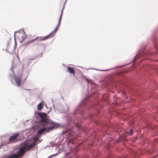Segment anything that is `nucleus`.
<instances>
[{
	"label": "nucleus",
	"mask_w": 158,
	"mask_h": 158,
	"mask_svg": "<svg viewBox=\"0 0 158 158\" xmlns=\"http://www.w3.org/2000/svg\"><path fill=\"white\" fill-rule=\"evenodd\" d=\"M146 47V46L142 45L141 46L140 48L137 51V54L135 56L131 62L137 60V63L139 64L147 58L148 56L152 55L151 53L146 52L145 51Z\"/></svg>",
	"instance_id": "obj_1"
},
{
	"label": "nucleus",
	"mask_w": 158,
	"mask_h": 158,
	"mask_svg": "<svg viewBox=\"0 0 158 158\" xmlns=\"http://www.w3.org/2000/svg\"><path fill=\"white\" fill-rule=\"evenodd\" d=\"M33 139H35V140L33 143L31 144L28 142L25 143L23 147L20 149L18 152V154L15 153L12 154V157L14 158H20L23 156L26 150L29 151L34 147L37 142V139L34 138Z\"/></svg>",
	"instance_id": "obj_2"
},
{
	"label": "nucleus",
	"mask_w": 158,
	"mask_h": 158,
	"mask_svg": "<svg viewBox=\"0 0 158 158\" xmlns=\"http://www.w3.org/2000/svg\"><path fill=\"white\" fill-rule=\"evenodd\" d=\"M89 108L92 107L98 112L99 108L103 109V106L100 105L98 98V94L95 92L89 93Z\"/></svg>",
	"instance_id": "obj_3"
},
{
	"label": "nucleus",
	"mask_w": 158,
	"mask_h": 158,
	"mask_svg": "<svg viewBox=\"0 0 158 158\" xmlns=\"http://www.w3.org/2000/svg\"><path fill=\"white\" fill-rule=\"evenodd\" d=\"M64 6H63V8L62 9V11H61V15H60V18L59 19V23L58 24V25L57 27H56L55 30L53 31L51 33H50L49 35H48L46 36H44V37H37L33 41H35L37 39H38V40L40 41H44V40H48V39H49L50 38L52 37L53 35H54V34L56 33V32L57 31L58 28L60 24V21H61V18H62V14H63V9L64 8Z\"/></svg>",
	"instance_id": "obj_4"
},
{
	"label": "nucleus",
	"mask_w": 158,
	"mask_h": 158,
	"mask_svg": "<svg viewBox=\"0 0 158 158\" xmlns=\"http://www.w3.org/2000/svg\"><path fill=\"white\" fill-rule=\"evenodd\" d=\"M41 118L40 122L43 123H50L49 118H48L47 114L44 113H41L39 114Z\"/></svg>",
	"instance_id": "obj_5"
},
{
	"label": "nucleus",
	"mask_w": 158,
	"mask_h": 158,
	"mask_svg": "<svg viewBox=\"0 0 158 158\" xmlns=\"http://www.w3.org/2000/svg\"><path fill=\"white\" fill-rule=\"evenodd\" d=\"M54 127L52 126L49 127L44 128L41 129H40L37 131V134L39 135H40L45 131L49 132L50 131L54 129Z\"/></svg>",
	"instance_id": "obj_6"
},
{
	"label": "nucleus",
	"mask_w": 158,
	"mask_h": 158,
	"mask_svg": "<svg viewBox=\"0 0 158 158\" xmlns=\"http://www.w3.org/2000/svg\"><path fill=\"white\" fill-rule=\"evenodd\" d=\"M19 135V134L17 133L11 136L9 139V140L11 143L16 142L18 141L17 138Z\"/></svg>",
	"instance_id": "obj_7"
},
{
	"label": "nucleus",
	"mask_w": 158,
	"mask_h": 158,
	"mask_svg": "<svg viewBox=\"0 0 158 158\" xmlns=\"http://www.w3.org/2000/svg\"><path fill=\"white\" fill-rule=\"evenodd\" d=\"M22 78L21 77H16L15 78V80L17 86H20L21 85Z\"/></svg>",
	"instance_id": "obj_8"
},
{
	"label": "nucleus",
	"mask_w": 158,
	"mask_h": 158,
	"mask_svg": "<svg viewBox=\"0 0 158 158\" xmlns=\"http://www.w3.org/2000/svg\"><path fill=\"white\" fill-rule=\"evenodd\" d=\"M67 70L69 72L70 74H73L74 75L75 71L73 68L69 67H67Z\"/></svg>",
	"instance_id": "obj_9"
},
{
	"label": "nucleus",
	"mask_w": 158,
	"mask_h": 158,
	"mask_svg": "<svg viewBox=\"0 0 158 158\" xmlns=\"http://www.w3.org/2000/svg\"><path fill=\"white\" fill-rule=\"evenodd\" d=\"M19 38L20 40L21 41H22L24 40L26 38V36L25 35L23 34L19 33Z\"/></svg>",
	"instance_id": "obj_10"
},
{
	"label": "nucleus",
	"mask_w": 158,
	"mask_h": 158,
	"mask_svg": "<svg viewBox=\"0 0 158 158\" xmlns=\"http://www.w3.org/2000/svg\"><path fill=\"white\" fill-rule=\"evenodd\" d=\"M44 104V102H41L37 106V109L38 110H40L42 109Z\"/></svg>",
	"instance_id": "obj_11"
},
{
	"label": "nucleus",
	"mask_w": 158,
	"mask_h": 158,
	"mask_svg": "<svg viewBox=\"0 0 158 158\" xmlns=\"http://www.w3.org/2000/svg\"><path fill=\"white\" fill-rule=\"evenodd\" d=\"M133 129L132 128H131L129 132L126 131V134H127L128 135H131L133 133Z\"/></svg>",
	"instance_id": "obj_12"
},
{
	"label": "nucleus",
	"mask_w": 158,
	"mask_h": 158,
	"mask_svg": "<svg viewBox=\"0 0 158 158\" xmlns=\"http://www.w3.org/2000/svg\"><path fill=\"white\" fill-rule=\"evenodd\" d=\"M117 97H115V96H114V102L113 103L115 105H118V102H117Z\"/></svg>",
	"instance_id": "obj_13"
},
{
	"label": "nucleus",
	"mask_w": 158,
	"mask_h": 158,
	"mask_svg": "<svg viewBox=\"0 0 158 158\" xmlns=\"http://www.w3.org/2000/svg\"><path fill=\"white\" fill-rule=\"evenodd\" d=\"M90 146V144L89 143V146ZM89 154L90 153L92 154L93 155V152H94V150H91V149L90 148V147H89ZM97 153H94V156H96V155H97Z\"/></svg>",
	"instance_id": "obj_14"
},
{
	"label": "nucleus",
	"mask_w": 158,
	"mask_h": 158,
	"mask_svg": "<svg viewBox=\"0 0 158 158\" xmlns=\"http://www.w3.org/2000/svg\"><path fill=\"white\" fill-rule=\"evenodd\" d=\"M127 64H125V65H121V66H116V67H114V68H112L111 69H116V68H120V67H123V66H124L125 65H127Z\"/></svg>",
	"instance_id": "obj_15"
},
{
	"label": "nucleus",
	"mask_w": 158,
	"mask_h": 158,
	"mask_svg": "<svg viewBox=\"0 0 158 158\" xmlns=\"http://www.w3.org/2000/svg\"><path fill=\"white\" fill-rule=\"evenodd\" d=\"M110 70V69H107V70H99V71H107V70Z\"/></svg>",
	"instance_id": "obj_16"
},
{
	"label": "nucleus",
	"mask_w": 158,
	"mask_h": 158,
	"mask_svg": "<svg viewBox=\"0 0 158 158\" xmlns=\"http://www.w3.org/2000/svg\"><path fill=\"white\" fill-rule=\"evenodd\" d=\"M89 85H92V82H91V81L89 80Z\"/></svg>",
	"instance_id": "obj_17"
},
{
	"label": "nucleus",
	"mask_w": 158,
	"mask_h": 158,
	"mask_svg": "<svg viewBox=\"0 0 158 158\" xmlns=\"http://www.w3.org/2000/svg\"><path fill=\"white\" fill-rule=\"evenodd\" d=\"M92 115L90 114V113H89V118H90L91 117H92Z\"/></svg>",
	"instance_id": "obj_18"
},
{
	"label": "nucleus",
	"mask_w": 158,
	"mask_h": 158,
	"mask_svg": "<svg viewBox=\"0 0 158 158\" xmlns=\"http://www.w3.org/2000/svg\"><path fill=\"white\" fill-rule=\"evenodd\" d=\"M94 87L95 88L96 86V85L95 84H94Z\"/></svg>",
	"instance_id": "obj_19"
},
{
	"label": "nucleus",
	"mask_w": 158,
	"mask_h": 158,
	"mask_svg": "<svg viewBox=\"0 0 158 158\" xmlns=\"http://www.w3.org/2000/svg\"><path fill=\"white\" fill-rule=\"evenodd\" d=\"M87 98H87H87H85V101H86V100H87Z\"/></svg>",
	"instance_id": "obj_20"
},
{
	"label": "nucleus",
	"mask_w": 158,
	"mask_h": 158,
	"mask_svg": "<svg viewBox=\"0 0 158 158\" xmlns=\"http://www.w3.org/2000/svg\"><path fill=\"white\" fill-rule=\"evenodd\" d=\"M89 69H92V68H89Z\"/></svg>",
	"instance_id": "obj_21"
}]
</instances>
